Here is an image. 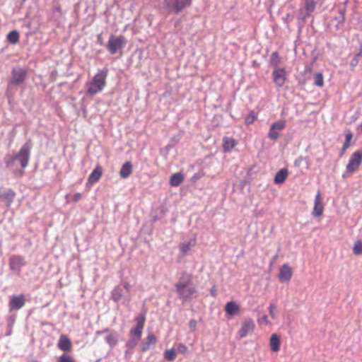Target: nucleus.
<instances>
[{
  "instance_id": "f257e3e1",
  "label": "nucleus",
  "mask_w": 362,
  "mask_h": 362,
  "mask_svg": "<svg viewBox=\"0 0 362 362\" xmlns=\"http://www.w3.org/2000/svg\"><path fill=\"white\" fill-rule=\"evenodd\" d=\"M107 73V69H103L97 72L92 80L86 85L87 94L94 95L103 90L106 85Z\"/></svg>"
},
{
  "instance_id": "f03ea898",
  "label": "nucleus",
  "mask_w": 362,
  "mask_h": 362,
  "mask_svg": "<svg viewBox=\"0 0 362 362\" xmlns=\"http://www.w3.org/2000/svg\"><path fill=\"white\" fill-rule=\"evenodd\" d=\"M126 42V39L123 35H111L107 43V49L111 54H115L124 47Z\"/></svg>"
},
{
  "instance_id": "7ed1b4c3",
  "label": "nucleus",
  "mask_w": 362,
  "mask_h": 362,
  "mask_svg": "<svg viewBox=\"0 0 362 362\" xmlns=\"http://www.w3.org/2000/svg\"><path fill=\"white\" fill-rule=\"evenodd\" d=\"M362 163V151H354L350 156L348 163L346 166L347 173L351 175L356 172Z\"/></svg>"
},
{
  "instance_id": "20e7f679",
  "label": "nucleus",
  "mask_w": 362,
  "mask_h": 362,
  "mask_svg": "<svg viewBox=\"0 0 362 362\" xmlns=\"http://www.w3.org/2000/svg\"><path fill=\"white\" fill-rule=\"evenodd\" d=\"M31 150L30 141H27L21 148L18 153L16 155V160H18L23 169L25 168L28 164Z\"/></svg>"
},
{
  "instance_id": "39448f33",
  "label": "nucleus",
  "mask_w": 362,
  "mask_h": 362,
  "mask_svg": "<svg viewBox=\"0 0 362 362\" xmlns=\"http://www.w3.org/2000/svg\"><path fill=\"white\" fill-rule=\"evenodd\" d=\"M134 321L136 325L131 329L129 337L136 338V339H140L146 321L145 314H139L135 317Z\"/></svg>"
},
{
  "instance_id": "423d86ee",
  "label": "nucleus",
  "mask_w": 362,
  "mask_h": 362,
  "mask_svg": "<svg viewBox=\"0 0 362 362\" xmlns=\"http://www.w3.org/2000/svg\"><path fill=\"white\" fill-rule=\"evenodd\" d=\"M285 127V120L281 119L274 122L270 127L268 137L272 141L277 140L279 137V132L283 130Z\"/></svg>"
},
{
  "instance_id": "0eeeda50",
  "label": "nucleus",
  "mask_w": 362,
  "mask_h": 362,
  "mask_svg": "<svg viewBox=\"0 0 362 362\" xmlns=\"http://www.w3.org/2000/svg\"><path fill=\"white\" fill-rule=\"evenodd\" d=\"M273 81L278 88L282 87L286 81V71L284 68L273 70Z\"/></svg>"
},
{
  "instance_id": "6e6552de",
  "label": "nucleus",
  "mask_w": 362,
  "mask_h": 362,
  "mask_svg": "<svg viewBox=\"0 0 362 362\" xmlns=\"http://www.w3.org/2000/svg\"><path fill=\"white\" fill-rule=\"evenodd\" d=\"M255 327L254 320L251 318H245L238 330V334L240 338L245 337L248 334L252 333Z\"/></svg>"
},
{
  "instance_id": "1a4fd4ad",
  "label": "nucleus",
  "mask_w": 362,
  "mask_h": 362,
  "mask_svg": "<svg viewBox=\"0 0 362 362\" xmlns=\"http://www.w3.org/2000/svg\"><path fill=\"white\" fill-rule=\"evenodd\" d=\"M25 303V298L23 294L13 295L11 297L8 303L9 310L11 312L18 310L24 306Z\"/></svg>"
},
{
  "instance_id": "9d476101",
  "label": "nucleus",
  "mask_w": 362,
  "mask_h": 362,
  "mask_svg": "<svg viewBox=\"0 0 362 362\" xmlns=\"http://www.w3.org/2000/svg\"><path fill=\"white\" fill-rule=\"evenodd\" d=\"M27 76V71L24 69H13L12 71V79L11 83L20 84L22 83Z\"/></svg>"
},
{
  "instance_id": "9b49d317",
  "label": "nucleus",
  "mask_w": 362,
  "mask_h": 362,
  "mask_svg": "<svg viewBox=\"0 0 362 362\" xmlns=\"http://www.w3.org/2000/svg\"><path fill=\"white\" fill-rule=\"evenodd\" d=\"M293 275V269L288 263L284 264L279 269V279L281 281H288Z\"/></svg>"
},
{
  "instance_id": "f8f14e48",
  "label": "nucleus",
  "mask_w": 362,
  "mask_h": 362,
  "mask_svg": "<svg viewBox=\"0 0 362 362\" xmlns=\"http://www.w3.org/2000/svg\"><path fill=\"white\" fill-rule=\"evenodd\" d=\"M25 264L24 258L20 255H14L9 259V267L13 271H20L21 268Z\"/></svg>"
},
{
  "instance_id": "ddd939ff",
  "label": "nucleus",
  "mask_w": 362,
  "mask_h": 362,
  "mask_svg": "<svg viewBox=\"0 0 362 362\" xmlns=\"http://www.w3.org/2000/svg\"><path fill=\"white\" fill-rule=\"evenodd\" d=\"M71 341L70 339L65 334L59 337L57 347L63 351H70L71 349Z\"/></svg>"
},
{
  "instance_id": "4468645a",
  "label": "nucleus",
  "mask_w": 362,
  "mask_h": 362,
  "mask_svg": "<svg viewBox=\"0 0 362 362\" xmlns=\"http://www.w3.org/2000/svg\"><path fill=\"white\" fill-rule=\"evenodd\" d=\"M324 211V206L321 201L320 193L317 192L315 198V204L313 214L315 216H320Z\"/></svg>"
},
{
  "instance_id": "2eb2a0df",
  "label": "nucleus",
  "mask_w": 362,
  "mask_h": 362,
  "mask_svg": "<svg viewBox=\"0 0 362 362\" xmlns=\"http://www.w3.org/2000/svg\"><path fill=\"white\" fill-rule=\"evenodd\" d=\"M103 175V168L100 165H97L95 168L89 175L88 178V183L94 184L97 182Z\"/></svg>"
},
{
  "instance_id": "dca6fc26",
  "label": "nucleus",
  "mask_w": 362,
  "mask_h": 362,
  "mask_svg": "<svg viewBox=\"0 0 362 362\" xmlns=\"http://www.w3.org/2000/svg\"><path fill=\"white\" fill-rule=\"evenodd\" d=\"M270 349L273 352H278L281 348V341L276 334H272L269 340Z\"/></svg>"
},
{
  "instance_id": "f3484780",
  "label": "nucleus",
  "mask_w": 362,
  "mask_h": 362,
  "mask_svg": "<svg viewBox=\"0 0 362 362\" xmlns=\"http://www.w3.org/2000/svg\"><path fill=\"white\" fill-rule=\"evenodd\" d=\"M156 342V337L153 334H150L141 344V349L142 351H146L150 349L151 346L155 344Z\"/></svg>"
},
{
  "instance_id": "a211bd4d",
  "label": "nucleus",
  "mask_w": 362,
  "mask_h": 362,
  "mask_svg": "<svg viewBox=\"0 0 362 362\" xmlns=\"http://www.w3.org/2000/svg\"><path fill=\"white\" fill-rule=\"evenodd\" d=\"M240 310V305L235 301L228 302L225 305V311L229 315L237 314Z\"/></svg>"
},
{
  "instance_id": "6ab92c4d",
  "label": "nucleus",
  "mask_w": 362,
  "mask_h": 362,
  "mask_svg": "<svg viewBox=\"0 0 362 362\" xmlns=\"http://www.w3.org/2000/svg\"><path fill=\"white\" fill-rule=\"evenodd\" d=\"M288 175V170L286 168H282L276 173L274 181L276 184H283Z\"/></svg>"
},
{
  "instance_id": "aec40b11",
  "label": "nucleus",
  "mask_w": 362,
  "mask_h": 362,
  "mask_svg": "<svg viewBox=\"0 0 362 362\" xmlns=\"http://www.w3.org/2000/svg\"><path fill=\"white\" fill-rule=\"evenodd\" d=\"M16 193L12 189H8L0 195V199L5 201L7 204V206H9L13 201Z\"/></svg>"
},
{
  "instance_id": "412c9836",
  "label": "nucleus",
  "mask_w": 362,
  "mask_h": 362,
  "mask_svg": "<svg viewBox=\"0 0 362 362\" xmlns=\"http://www.w3.org/2000/svg\"><path fill=\"white\" fill-rule=\"evenodd\" d=\"M132 172V164L131 162L127 161L122 165V166L119 170V175L122 178H127L131 175Z\"/></svg>"
},
{
  "instance_id": "4be33fe9",
  "label": "nucleus",
  "mask_w": 362,
  "mask_h": 362,
  "mask_svg": "<svg viewBox=\"0 0 362 362\" xmlns=\"http://www.w3.org/2000/svg\"><path fill=\"white\" fill-rule=\"evenodd\" d=\"M236 145L235 140L232 137L223 138V148L224 151H230Z\"/></svg>"
},
{
  "instance_id": "5701e85b",
  "label": "nucleus",
  "mask_w": 362,
  "mask_h": 362,
  "mask_svg": "<svg viewBox=\"0 0 362 362\" xmlns=\"http://www.w3.org/2000/svg\"><path fill=\"white\" fill-rule=\"evenodd\" d=\"M281 57L277 52H274L271 54L270 58H269V62H270V64L272 66L274 70L280 69L279 67V66L281 64Z\"/></svg>"
},
{
  "instance_id": "b1692460",
  "label": "nucleus",
  "mask_w": 362,
  "mask_h": 362,
  "mask_svg": "<svg viewBox=\"0 0 362 362\" xmlns=\"http://www.w3.org/2000/svg\"><path fill=\"white\" fill-rule=\"evenodd\" d=\"M316 3L315 0H305L304 11L305 16H310L315 9Z\"/></svg>"
},
{
  "instance_id": "393cba45",
  "label": "nucleus",
  "mask_w": 362,
  "mask_h": 362,
  "mask_svg": "<svg viewBox=\"0 0 362 362\" xmlns=\"http://www.w3.org/2000/svg\"><path fill=\"white\" fill-rule=\"evenodd\" d=\"M194 293L195 288L192 284H182V298H189Z\"/></svg>"
},
{
  "instance_id": "a878e982",
  "label": "nucleus",
  "mask_w": 362,
  "mask_h": 362,
  "mask_svg": "<svg viewBox=\"0 0 362 362\" xmlns=\"http://www.w3.org/2000/svg\"><path fill=\"white\" fill-rule=\"evenodd\" d=\"M122 290L119 286H116L112 291L111 297L115 302H118L122 297Z\"/></svg>"
},
{
  "instance_id": "bb28decb",
  "label": "nucleus",
  "mask_w": 362,
  "mask_h": 362,
  "mask_svg": "<svg viewBox=\"0 0 362 362\" xmlns=\"http://www.w3.org/2000/svg\"><path fill=\"white\" fill-rule=\"evenodd\" d=\"M7 40L10 43L13 45H16V43H18L19 41L18 32L16 30H13L8 33V34L7 35Z\"/></svg>"
},
{
  "instance_id": "cd10ccee",
  "label": "nucleus",
  "mask_w": 362,
  "mask_h": 362,
  "mask_svg": "<svg viewBox=\"0 0 362 362\" xmlns=\"http://www.w3.org/2000/svg\"><path fill=\"white\" fill-rule=\"evenodd\" d=\"M170 184L173 187H177L181 184V172L175 173L170 177Z\"/></svg>"
},
{
  "instance_id": "c85d7f7f",
  "label": "nucleus",
  "mask_w": 362,
  "mask_h": 362,
  "mask_svg": "<svg viewBox=\"0 0 362 362\" xmlns=\"http://www.w3.org/2000/svg\"><path fill=\"white\" fill-rule=\"evenodd\" d=\"M164 358L170 361H173L176 356L175 350L174 349H167L163 354Z\"/></svg>"
},
{
  "instance_id": "c756f323",
  "label": "nucleus",
  "mask_w": 362,
  "mask_h": 362,
  "mask_svg": "<svg viewBox=\"0 0 362 362\" xmlns=\"http://www.w3.org/2000/svg\"><path fill=\"white\" fill-rule=\"evenodd\" d=\"M269 313L272 319H276L279 315V311L277 310L276 305L274 303H270L269 306Z\"/></svg>"
},
{
  "instance_id": "7c9ffc66",
  "label": "nucleus",
  "mask_w": 362,
  "mask_h": 362,
  "mask_svg": "<svg viewBox=\"0 0 362 362\" xmlns=\"http://www.w3.org/2000/svg\"><path fill=\"white\" fill-rule=\"evenodd\" d=\"M314 84L318 87H322L324 85L323 75L321 73H316L314 75Z\"/></svg>"
},
{
  "instance_id": "2f4dec72",
  "label": "nucleus",
  "mask_w": 362,
  "mask_h": 362,
  "mask_svg": "<svg viewBox=\"0 0 362 362\" xmlns=\"http://www.w3.org/2000/svg\"><path fill=\"white\" fill-rule=\"evenodd\" d=\"M257 119V115L254 111H251L245 117V122L247 125L252 124Z\"/></svg>"
},
{
  "instance_id": "473e14b6",
  "label": "nucleus",
  "mask_w": 362,
  "mask_h": 362,
  "mask_svg": "<svg viewBox=\"0 0 362 362\" xmlns=\"http://www.w3.org/2000/svg\"><path fill=\"white\" fill-rule=\"evenodd\" d=\"M353 252L356 255H359L362 254V241L358 240L354 243L353 247Z\"/></svg>"
},
{
  "instance_id": "72a5a7b5",
  "label": "nucleus",
  "mask_w": 362,
  "mask_h": 362,
  "mask_svg": "<svg viewBox=\"0 0 362 362\" xmlns=\"http://www.w3.org/2000/svg\"><path fill=\"white\" fill-rule=\"evenodd\" d=\"M353 138V134L349 130L345 135V141L344 143V148H348L351 146V141Z\"/></svg>"
},
{
  "instance_id": "f704fd0d",
  "label": "nucleus",
  "mask_w": 362,
  "mask_h": 362,
  "mask_svg": "<svg viewBox=\"0 0 362 362\" xmlns=\"http://www.w3.org/2000/svg\"><path fill=\"white\" fill-rule=\"evenodd\" d=\"M16 160V156H12L9 154L6 155L4 158V162L7 167L13 165L14 162Z\"/></svg>"
},
{
  "instance_id": "c9c22d12",
  "label": "nucleus",
  "mask_w": 362,
  "mask_h": 362,
  "mask_svg": "<svg viewBox=\"0 0 362 362\" xmlns=\"http://www.w3.org/2000/svg\"><path fill=\"white\" fill-rule=\"evenodd\" d=\"M139 339H136V338L130 337L129 341L126 344V346L128 348V349H133L137 344Z\"/></svg>"
},
{
  "instance_id": "e433bc0d",
  "label": "nucleus",
  "mask_w": 362,
  "mask_h": 362,
  "mask_svg": "<svg viewBox=\"0 0 362 362\" xmlns=\"http://www.w3.org/2000/svg\"><path fill=\"white\" fill-rule=\"evenodd\" d=\"M260 325L271 326L272 322L269 320L267 315H264L257 320Z\"/></svg>"
},
{
  "instance_id": "4c0bfd02",
  "label": "nucleus",
  "mask_w": 362,
  "mask_h": 362,
  "mask_svg": "<svg viewBox=\"0 0 362 362\" xmlns=\"http://www.w3.org/2000/svg\"><path fill=\"white\" fill-rule=\"evenodd\" d=\"M58 362H74V360L69 355L62 354L59 356Z\"/></svg>"
},
{
  "instance_id": "58836bf2",
  "label": "nucleus",
  "mask_w": 362,
  "mask_h": 362,
  "mask_svg": "<svg viewBox=\"0 0 362 362\" xmlns=\"http://www.w3.org/2000/svg\"><path fill=\"white\" fill-rule=\"evenodd\" d=\"M107 342L111 345H115L116 344L117 339L115 335L110 334L105 337Z\"/></svg>"
},
{
  "instance_id": "ea45409f",
  "label": "nucleus",
  "mask_w": 362,
  "mask_h": 362,
  "mask_svg": "<svg viewBox=\"0 0 362 362\" xmlns=\"http://www.w3.org/2000/svg\"><path fill=\"white\" fill-rule=\"evenodd\" d=\"M8 326L12 327L15 322V317L13 316H9L7 319Z\"/></svg>"
},
{
  "instance_id": "a19ab883",
  "label": "nucleus",
  "mask_w": 362,
  "mask_h": 362,
  "mask_svg": "<svg viewBox=\"0 0 362 362\" xmlns=\"http://www.w3.org/2000/svg\"><path fill=\"white\" fill-rule=\"evenodd\" d=\"M358 59L354 57L350 62L351 66L354 69L358 64Z\"/></svg>"
},
{
  "instance_id": "79ce46f5",
  "label": "nucleus",
  "mask_w": 362,
  "mask_h": 362,
  "mask_svg": "<svg viewBox=\"0 0 362 362\" xmlns=\"http://www.w3.org/2000/svg\"><path fill=\"white\" fill-rule=\"evenodd\" d=\"M123 286H124V289L126 290V291H127V293H129V292L130 291V288H131V286H130L129 283H128V282H124V283L123 284Z\"/></svg>"
},
{
  "instance_id": "37998d69",
  "label": "nucleus",
  "mask_w": 362,
  "mask_h": 362,
  "mask_svg": "<svg viewBox=\"0 0 362 362\" xmlns=\"http://www.w3.org/2000/svg\"><path fill=\"white\" fill-rule=\"evenodd\" d=\"M344 21V18L342 17V19L341 21H339L336 25V28L337 30H339V28H341L343 26Z\"/></svg>"
},
{
  "instance_id": "c03bdc74",
  "label": "nucleus",
  "mask_w": 362,
  "mask_h": 362,
  "mask_svg": "<svg viewBox=\"0 0 362 362\" xmlns=\"http://www.w3.org/2000/svg\"><path fill=\"white\" fill-rule=\"evenodd\" d=\"M81 197V194L80 193H76L73 197V200L74 202H78Z\"/></svg>"
},
{
  "instance_id": "a18cd8bd",
  "label": "nucleus",
  "mask_w": 362,
  "mask_h": 362,
  "mask_svg": "<svg viewBox=\"0 0 362 362\" xmlns=\"http://www.w3.org/2000/svg\"><path fill=\"white\" fill-rule=\"evenodd\" d=\"M132 349H128L124 353V356L126 358H129L132 354Z\"/></svg>"
},
{
  "instance_id": "49530a36",
  "label": "nucleus",
  "mask_w": 362,
  "mask_h": 362,
  "mask_svg": "<svg viewBox=\"0 0 362 362\" xmlns=\"http://www.w3.org/2000/svg\"><path fill=\"white\" fill-rule=\"evenodd\" d=\"M191 1H192V0H182V7L190 5Z\"/></svg>"
},
{
  "instance_id": "de8ad7c7",
  "label": "nucleus",
  "mask_w": 362,
  "mask_h": 362,
  "mask_svg": "<svg viewBox=\"0 0 362 362\" xmlns=\"http://www.w3.org/2000/svg\"><path fill=\"white\" fill-rule=\"evenodd\" d=\"M196 325H197V322H196V321H194V320H192V321H190V322H189V327H190L192 329H195Z\"/></svg>"
},
{
  "instance_id": "09e8293b",
  "label": "nucleus",
  "mask_w": 362,
  "mask_h": 362,
  "mask_svg": "<svg viewBox=\"0 0 362 362\" xmlns=\"http://www.w3.org/2000/svg\"><path fill=\"white\" fill-rule=\"evenodd\" d=\"M362 56V52L361 51H360L358 53H357L356 54H355V56L354 57V58H356L357 59L359 60V58Z\"/></svg>"
},
{
  "instance_id": "8fccbe9b",
  "label": "nucleus",
  "mask_w": 362,
  "mask_h": 362,
  "mask_svg": "<svg viewBox=\"0 0 362 362\" xmlns=\"http://www.w3.org/2000/svg\"><path fill=\"white\" fill-rule=\"evenodd\" d=\"M98 42L100 45L103 44V40H102V37H101V35H98Z\"/></svg>"
},
{
  "instance_id": "3c124183",
  "label": "nucleus",
  "mask_w": 362,
  "mask_h": 362,
  "mask_svg": "<svg viewBox=\"0 0 362 362\" xmlns=\"http://www.w3.org/2000/svg\"><path fill=\"white\" fill-rule=\"evenodd\" d=\"M347 148H344V146H342L341 148V152H340V156H342L345 152V151L346 150Z\"/></svg>"
},
{
  "instance_id": "603ef678",
  "label": "nucleus",
  "mask_w": 362,
  "mask_h": 362,
  "mask_svg": "<svg viewBox=\"0 0 362 362\" xmlns=\"http://www.w3.org/2000/svg\"><path fill=\"white\" fill-rule=\"evenodd\" d=\"M176 288H177V291H180L181 290V283H177Z\"/></svg>"
},
{
  "instance_id": "864d4df0",
  "label": "nucleus",
  "mask_w": 362,
  "mask_h": 362,
  "mask_svg": "<svg viewBox=\"0 0 362 362\" xmlns=\"http://www.w3.org/2000/svg\"><path fill=\"white\" fill-rule=\"evenodd\" d=\"M12 327H8V331L6 334L7 336H9L11 334Z\"/></svg>"
},
{
  "instance_id": "5fc2aeb1",
  "label": "nucleus",
  "mask_w": 362,
  "mask_h": 362,
  "mask_svg": "<svg viewBox=\"0 0 362 362\" xmlns=\"http://www.w3.org/2000/svg\"><path fill=\"white\" fill-rule=\"evenodd\" d=\"M189 249V246L183 247L182 246V251H187Z\"/></svg>"
},
{
  "instance_id": "6e6d98bb",
  "label": "nucleus",
  "mask_w": 362,
  "mask_h": 362,
  "mask_svg": "<svg viewBox=\"0 0 362 362\" xmlns=\"http://www.w3.org/2000/svg\"><path fill=\"white\" fill-rule=\"evenodd\" d=\"M32 362H37V361H33Z\"/></svg>"
}]
</instances>
